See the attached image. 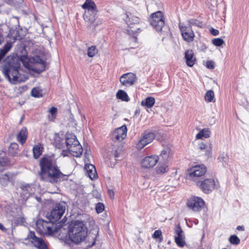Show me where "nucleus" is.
<instances>
[{"label": "nucleus", "mask_w": 249, "mask_h": 249, "mask_svg": "<svg viewBox=\"0 0 249 249\" xmlns=\"http://www.w3.org/2000/svg\"><path fill=\"white\" fill-rule=\"evenodd\" d=\"M51 157H43L40 160V177L42 180L57 182L64 175L58 169L56 162Z\"/></svg>", "instance_id": "obj_1"}, {"label": "nucleus", "mask_w": 249, "mask_h": 249, "mask_svg": "<svg viewBox=\"0 0 249 249\" xmlns=\"http://www.w3.org/2000/svg\"><path fill=\"white\" fill-rule=\"evenodd\" d=\"M69 237L76 244L84 241L87 235V228L85 221L75 220L69 226Z\"/></svg>", "instance_id": "obj_2"}, {"label": "nucleus", "mask_w": 249, "mask_h": 249, "mask_svg": "<svg viewBox=\"0 0 249 249\" xmlns=\"http://www.w3.org/2000/svg\"><path fill=\"white\" fill-rule=\"evenodd\" d=\"M19 67H16L12 66L4 67L3 73L10 83L16 84L25 81L19 73Z\"/></svg>", "instance_id": "obj_3"}, {"label": "nucleus", "mask_w": 249, "mask_h": 249, "mask_svg": "<svg viewBox=\"0 0 249 249\" xmlns=\"http://www.w3.org/2000/svg\"><path fill=\"white\" fill-rule=\"evenodd\" d=\"M83 9L86 10L84 15V18L90 23H93L95 19L98 10L96 5L92 0H86L84 3L82 5Z\"/></svg>", "instance_id": "obj_4"}, {"label": "nucleus", "mask_w": 249, "mask_h": 249, "mask_svg": "<svg viewBox=\"0 0 249 249\" xmlns=\"http://www.w3.org/2000/svg\"><path fill=\"white\" fill-rule=\"evenodd\" d=\"M149 22L150 25L157 32H161L165 25L163 13L160 11L151 14Z\"/></svg>", "instance_id": "obj_5"}, {"label": "nucleus", "mask_w": 249, "mask_h": 249, "mask_svg": "<svg viewBox=\"0 0 249 249\" xmlns=\"http://www.w3.org/2000/svg\"><path fill=\"white\" fill-rule=\"evenodd\" d=\"M24 66L28 69L38 73L45 69L44 62L38 56L30 58L29 61L24 63Z\"/></svg>", "instance_id": "obj_6"}, {"label": "nucleus", "mask_w": 249, "mask_h": 249, "mask_svg": "<svg viewBox=\"0 0 249 249\" xmlns=\"http://www.w3.org/2000/svg\"><path fill=\"white\" fill-rule=\"evenodd\" d=\"M66 207V204L64 202L56 204L47 216L49 220L54 223L58 221L64 214Z\"/></svg>", "instance_id": "obj_7"}, {"label": "nucleus", "mask_w": 249, "mask_h": 249, "mask_svg": "<svg viewBox=\"0 0 249 249\" xmlns=\"http://www.w3.org/2000/svg\"><path fill=\"white\" fill-rule=\"evenodd\" d=\"M36 226L43 233L48 234L57 232L59 229V226H57L51 221L48 222L45 220H38L36 222Z\"/></svg>", "instance_id": "obj_8"}, {"label": "nucleus", "mask_w": 249, "mask_h": 249, "mask_svg": "<svg viewBox=\"0 0 249 249\" xmlns=\"http://www.w3.org/2000/svg\"><path fill=\"white\" fill-rule=\"evenodd\" d=\"M206 172V167L203 164L198 165L192 167L187 171V178L194 181L196 178L200 177L205 175Z\"/></svg>", "instance_id": "obj_9"}, {"label": "nucleus", "mask_w": 249, "mask_h": 249, "mask_svg": "<svg viewBox=\"0 0 249 249\" xmlns=\"http://www.w3.org/2000/svg\"><path fill=\"white\" fill-rule=\"evenodd\" d=\"M178 27L181 32L183 39L187 43L194 41L195 34L190 26H187L184 24H179Z\"/></svg>", "instance_id": "obj_10"}, {"label": "nucleus", "mask_w": 249, "mask_h": 249, "mask_svg": "<svg viewBox=\"0 0 249 249\" xmlns=\"http://www.w3.org/2000/svg\"><path fill=\"white\" fill-rule=\"evenodd\" d=\"M196 185L205 194H208L212 192L215 187V181L213 178H206L201 181L196 182Z\"/></svg>", "instance_id": "obj_11"}, {"label": "nucleus", "mask_w": 249, "mask_h": 249, "mask_svg": "<svg viewBox=\"0 0 249 249\" xmlns=\"http://www.w3.org/2000/svg\"><path fill=\"white\" fill-rule=\"evenodd\" d=\"M204 201L200 197L193 196L188 199L187 206L193 211L198 212L200 211L204 206Z\"/></svg>", "instance_id": "obj_12"}, {"label": "nucleus", "mask_w": 249, "mask_h": 249, "mask_svg": "<svg viewBox=\"0 0 249 249\" xmlns=\"http://www.w3.org/2000/svg\"><path fill=\"white\" fill-rule=\"evenodd\" d=\"M137 76L132 72H127L123 74L120 77V82L122 86L128 88L135 84L137 81Z\"/></svg>", "instance_id": "obj_13"}, {"label": "nucleus", "mask_w": 249, "mask_h": 249, "mask_svg": "<svg viewBox=\"0 0 249 249\" xmlns=\"http://www.w3.org/2000/svg\"><path fill=\"white\" fill-rule=\"evenodd\" d=\"M27 238L32 240L31 241L32 243L36 248L38 249H48V247L44 240L41 238L36 237L34 231H30L28 234Z\"/></svg>", "instance_id": "obj_14"}, {"label": "nucleus", "mask_w": 249, "mask_h": 249, "mask_svg": "<svg viewBox=\"0 0 249 249\" xmlns=\"http://www.w3.org/2000/svg\"><path fill=\"white\" fill-rule=\"evenodd\" d=\"M127 127L124 125L117 128L112 134V139L114 142H122L126 137Z\"/></svg>", "instance_id": "obj_15"}, {"label": "nucleus", "mask_w": 249, "mask_h": 249, "mask_svg": "<svg viewBox=\"0 0 249 249\" xmlns=\"http://www.w3.org/2000/svg\"><path fill=\"white\" fill-rule=\"evenodd\" d=\"M83 149L79 142L77 145H72L68 149L62 150L61 156H68L71 154V156H81Z\"/></svg>", "instance_id": "obj_16"}, {"label": "nucleus", "mask_w": 249, "mask_h": 249, "mask_svg": "<svg viewBox=\"0 0 249 249\" xmlns=\"http://www.w3.org/2000/svg\"><path fill=\"white\" fill-rule=\"evenodd\" d=\"M158 157H144L141 160V166L143 169H150L158 162Z\"/></svg>", "instance_id": "obj_17"}, {"label": "nucleus", "mask_w": 249, "mask_h": 249, "mask_svg": "<svg viewBox=\"0 0 249 249\" xmlns=\"http://www.w3.org/2000/svg\"><path fill=\"white\" fill-rule=\"evenodd\" d=\"M175 232L176 234V236L175 237V242L178 247H183L185 244V236L183 231L179 224L176 226Z\"/></svg>", "instance_id": "obj_18"}, {"label": "nucleus", "mask_w": 249, "mask_h": 249, "mask_svg": "<svg viewBox=\"0 0 249 249\" xmlns=\"http://www.w3.org/2000/svg\"><path fill=\"white\" fill-rule=\"evenodd\" d=\"M162 159H159V162L156 168V172L157 174H163L169 171L168 157Z\"/></svg>", "instance_id": "obj_19"}, {"label": "nucleus", "mask_w": 249, "mask_h": 249, "mask_svg": "<svg viewBox=\"0 0 249 249\" xmlns=\"http://www.w3.org/2000/svg\"><path fill=\"white\" fill-rule=\"evenodd\" d=\"M155 137V135L154 133L149 132L145 134L138 143L137 145V148L139 149L142 148L146 145L152 142Z\"/></svg>", "instance_id": "obj_20"}, {"label": "nucleus", "mask_w": 249, "mask_h": 249, "mask_svg": "<svg viewBox=\"0 0 249 249\" xmlns=\"http://www.w3.org/2000/svg\"><path fill=\"white\" fill-rule=\"evenodd\" d=\"M28 136V131L26 127L23 126L17 135V141L21 145L24 144Z\"/></svg>", "instance_id": "obj_21"}, {"label": "nucleus", "mask_w": 249, "mask_h": 249, "mask_svg": "<svg viewBox=\"0 0 249 249\" xmlns=\"http://www.w3.org/2000/svg\"><path fill=\"white\" fill-rule=\"evenodd\" d=\"M84 169L86 171V175L91 180L96 179L98 176L96 173L95 166L89 163H86Z\"/></svg>", "instance_id": "obj_22"}, {"label": "nucleus", "mask_w": 249, "mask_h": 249, "mask_svg": "<svg viewBox=\"0 0 249 249\" xmlns=\"http://www.w3.org/2000/svg\"><path fill=\"white\" fill-rule=\"evenodd\" d=\"M185 59L186 65L190 67H193L196 61L194 53L192 50H188L185 52Z\"/></svg>", "instance_id": "obj_23"}, {"label": "nucleus", "mask_w": 249, "mask_h": 249, "mask_svg": "<svg viewBox=\"0 0 249 249\" xmlns=\"http://www.w3.org/2000/svg\"><path fill=\"white\" fill-rule=\"evenodd\" d=\"M76 137L71 134H67L66 138V149L69 148L72 145H77L79 143Z\"/></svg>", "instance_id": "obj_24"}, {"label": "nucleus", "mask_w": 249, "mask_h": 249, "mask_svg": "<svg viewBox=\"0 0 249 249\" xmlns=\"http://www.w3.org/2000/svg\"><path fill=\"white\" fill-rule=\"evenodd\" d=\"M19 145L15 142H12L8 149V154L11 156H15L19 152Z\"/></svg>", "instance_id": "obj_25"}, {"label": "nucleus", "mask_w": 249, "mask_h": 249, "mask_svg": "<svg viewBox=\"0 0 249 249\" xmlns=\"http://www.w3.org/2000/svg\"><path fill=\"white\" fill-rule=\"evenodd\" d=\"M211 131L209 128H203L201 130L196 136L197 140L202 139L203 138H208L211 136Z\"/></svg>", "instance_id": "obj_26"}, {"label": "nucleus", "mask_w": 249, "mask_h": 249, "mask_svg": "<svg viewBox=\"0 0 249 249\" xmlns=\"http://www.w3.org/2000/svg\"><path fill=\"white\" fill-rule=\"evenodd\" d=\"M155 103V99L153 97H148L144 100H142L141 102V105L143 107H145L148 108H150L153 107Z\"/></svg>", "instance_id": "obj_27"}, {"label": "nucleus", "mask_w": 249, "mask_h": 249, "mask_svg": "<svg viewBox=\"0 0 249 249\" xmlns=\"http://www.w3.org/2000/svg\"><path fill=\"white\" fill-rule=\"evenodd\" d=\"M12 47V43L7 42L1 49H0V62L7 53L11 50Z\"/></svg>", "instance_id": "obj_28"}, {"label": "nucleus", "mask_w": 249, "mask_h": 249, "mask_svg": "<svg viewBox=\"0 0 249 249\" xmlns=\"http://www.w3.org/2000/svg\"><path fill=\"white\" fill-rule=\"evenodd\" d=\"M21 189L22 190L21 194L26 197H29L32 194L34 193V190L33 189L31 186L29 184L22 186Z\"/></svg>", "instance_id": "obj_29"}, {"label": "nucleus", "mask_w": 249, "mask_h": 249, "mask_svg": "<svg viewBox=\"0 0 249 249\" xmlns=\"http://www.w3.org/2000/svg\"><path fill=\"white\" fill-rule=\"evenodd\" d=\"M116 98L123 101L128 102L130 98L127 93L123 90L119 89L116 93Z\"/></svg>", "instance_id": "obj_30"}, {"label": "nucleus", "mask_w": 249, "mask_h": 249, "mask_svg": "<svg viewBox=\"0 0 249 249\" xmlns=\"http://www.w3.org/2000/svg\"><path fill=\"white\" fill-rule=\"evenodd\" d=\"M44 150L43 145L40 143H38L35 145L33 148V154L34 156H41Z\"/></svg>", "instance_id": "obj_31"}, {"label": "nucleus", "mask_w": 249, "mask_h": 249, "mask_svg": "<svg viewBox=\"0 0 249 249\" xmlns=\"http://www.w3.org/2000/svg\"><path fill=\"white\" fill-rule=\"evenodd\" d=\"M10 164L8 157H0V172L4 169V167Z\"/></svg>", "instance_id": "obj_32"}, {"label": "nucleus", "mask_w": 249, "mask_h": 249, "mask_svg": "<svg viewBox=\"0 0 249 249\" xmlns=\"http://www.w3.org/2000/svg\"><path fill=\"white\" fill-rule=\"evenodd\" d=\"M214 98V93L212 90H209L206 92L204 98L206 102L210 103L213 102Z\"/></svg>", "instance_id": "obj_33"}, {"label": "nucleus", "mask_w": 249, "mask_h": 249, "mask_svg": "<svg viewBox=\"0 0 249 249\" xmlns=\"http://www.w3.org/2000/svg\"><path fill=\"white\" fill-rule=\"evenodd\" d=\"M98 53L96 46L93 45L88 48L87 54L89 57H94Z\"/></svg>", "instance_id": "obj_34"}, {"label": "nucleus", "mask_w": 249, "mask_h": 249, "mask_svg": "<svg viewBox=\"0 0 249 249\" xmlns=\"http://www.w3.org/2000/svg\"><path fill=\"white\" fill-rule=\"evenodd\" d=\"M42 91L38 88H34L31 90V95L35 97H40L42 96Z\"/></svg>", "instance_id": "obj_35"}, {"label": "nucleus", "mask_w": 249, "mask_h": 249, "mask_svg": "<svg viewBox=\"0 0 249 249\" xmlns=\"http://www.w3.org/2000/svg\"><path fill=\"white\" fill-rule=\"evenodd\" d=\"M187 23L188 26H190L192 27V26H196L199 27L200 26V24L201 22L197 19L195 18H191L187 20Z\"/></svg>", "instance_id": "obj_36"}, {"label": "nucleus", "mask_w": 249, "mask_h": 249, "mask_svg": "<svg viewBox=\"0 0 249 249\" xmlns=\"http://www.w3.org/2000/svg\"><path fill=\"white\" fill-rule=\"evenodd\" d=\"M229 241L231 244L236 245H238L240 242L239 238L235 235H231Z\"/></svg>", "instance_id": "obj_37"}, {"label": "nucleus", "mask_w": 249, "mask_h": 249, "mask_svg": "<svg viewBox=\"0 0 249 249\" xmlns=\"http://www.w3.org/2000/svg\"><path fill=\"white\" fill-rule=\"evenodd\" d=\"M212 43L215 46L219 47L222 46L224 43V40L220 38H215L212 40Z\"/></svg>", "instance_id": "obj_38"}, {"label": "nucleus", "mask_w": 249, "mask_h": 249, "mask_svg": "<svg viewBox=\"0 0 249 249\" xmlns=\"http://www.w3.org/2000/svg\"><path fill=\"white\" fill-rule=\"evenodd\" d=\"M172 154V150L171 147L167 146L162 150L160 156H166Z\"/></svg>", "instance_id": "obj_39"}, {"label": "nucleus", "mask_w": 249, "mask_h": 249, "mask_svg": "<svg viewBox=\"0 0 249 249\" xmlns=\"http://www.w3.org/2000/svg\"><path fill=\"white\" fill-rule=\"evenodd\" d=\"M9 177L7 174H5L3 176L0 178V183L2 185H5L9 181Z\"/></svg>", "instance_id": "obj_40"}, {"label": "nucleus", "mask_w": 249, "mask_h": 249, "mask_svg": "<svg viewBox=\"0 0 249 249\" xmlns=\"http://www.w3.org/2000/svg\"><path fill=\"white\" fill-rule=\"evenodd\" d=\"M128 22L130 24H138L140 22V19L138 17L133 16L130 18L128 16Z\"/></svg>", "instance_id": "obj_41"}, {"label": "nucleus", "mask_w": 249, "mask_h": 249, "mask_svg": "<svg viewBox=\"0 0 249 249\" xmlns=\"http://www.w3.org/2000/svg\"><path fill=\"white\" fill-rule=\"evenodd\" d=\"M104 209L105 206L102 203H98L95 207L96 211L98 213H102Z\"/></svg>", "instance_id": "obj_42"}, {"label": "nucleus", "mask_w": 249, "mask_h": 249, "mask_svg": "<svg viewBox=\"0 0 249 249\" xmlns=\"http://www.w3.org/2000/svg\"><path fill=\"white\" fill-rule=\"evenodd\" d=\"M161 235V231L160 230H156L154 232L152 237L154 239H157Z\"/></svg>", "instance_id": "obj_43"}, {"label": "nucleus", "mask_w": 249, "mask_h": 249, "mask_svg": "<svg viewBox=\"0 0 249 249\" xmlns=\"http://www.w3.org/2000/svg\"><path fill=\"white\" fill-rule=\"evenodd\" d=\"M206 67L210 69H213L214 68V63L212 61H208L206 62Z\"/></svg>", "instance_id": "obj_44"}, {"label": "nucleus", "mask_w": 249, "mask_h": 249, "mask_svg": "<svg viewBox=\"0 0 249 249\" xmlns=\"http://www.w3.org/2000/svg\"><path fill=\"white\" fill-rule=\"evenodd\" d=\"M210 33L211 34L214 36H217L219 33V31L218 30L215 29L214 28H212L210 30Z\"/></svg>", "instance_id": "obj_45"}, {"label": "nucleus", "mask_w": 249, "mask_h": 249, "mask_svg": "<svg viewBox=\"0 0 249 249\" xmlns=\"http://www.w3.org/2000/svg\"><path fill=\"white\" fill-rule=\"evenodd\" d=\"M50 112L53 115V114H55L57 112V108L55 107H53L50 108Z\"/></svg>", "instance_id": "obj_46"}, {"label": "nucleus", "mask_w": 249, "mask_h": 249, "mask_svg": "<svg viewBox=\"0 0 249 249\" xmlns=\"http://www.w3.org/2000/svg\"><path fill=\"white\" fill-rule=\"evenodd\" d=\"M206 148V144L203 142H201L199 144V149L203 150Z\"/></svg>", "instance_id": "obj_47"}, {"label": "nucleus", "mask_w": 249, "mask_h": 249, "mask_svg": "<svg viewBox=\"0 0 249 249\" xmlns=\"http://www.w3.org/2000/svg\"><path fill=\"white\" fill-rule=\"evenodd\" d=\"M108 194L111 198H113L114 196V193L112 190L108 191Z\"/></svg>", "instance_id": "obj_48"}, {"label": "nucleus", "mask_w": 249, "mask_h": 249, "mask_svg": "<svg viewBox=\"0 0 249 249\" xmlns=\"http://www.w3.org/2000/svg\"><path fill=\"white\" fill-rule=\"evenodd\" d=\"M90 154V149H88V147H87L85 149V156H89Z\"/></svg>", "instance_id": "obj_49"}, {"label": "nucleus", "mask_w": 249, "mask_h": 249, "mask_svg": "<svg viewBox=\"0 0 249 249\" xmlns=\"http://www.w3.org/2000/svg\"><path fill=\"white\" fill-rule=\"evenodd\" d=\"M236 229L238 231H244L245 228H244L243 226H238L237 227Z\"/></svg>", "instance_id": "obj_50"}, {"label": "nucleus", "mask_w": 249, "mask_h": 249, "mask_svg": "<svg viewBox=\"0 0 249 249\" xmlns=\"http://www.w3.org/2000/svg\"><path fill=\"white\" fill-rule=\"evenodd\" d=\"M4 38L2 34L0 32V45L3 42Z\"/></svg>", "instance_id": "obj_51"}, {"label": "nucleus", "mask_w": 249, "mask_h": 249, "mask_svg": "<svg viewBox=\"0 0 249 249\" xmlns=\"http://www.w3.org/2000/svg\"><path fill=\"white\" fill-rule=\"evenodd\" d=\"M0 230H1L3 231H6V229L3 226L2 224L0 226Z\"/></svg>", "instance_id": "obj_52"}, {"label": "nucleus", "mask_w": 249, "mask_h": 249, "mask_svg": "<svg viewBox=\"0 0 249 249\" xmlns=\"http://www.w3.org/2000/svg\"><path fill=\"white\" fill-rule=\"evenodd\" d=\"M0 155H2V154L5 155L6 154V150L4 149V150L1 151V153H0Z\"/></svg>", "instance_id": "obj_53"}, {"label": "nucleus", "mask_w": 249, "mask_h": 249, "mask_svg": "<svg viewBox=\"0 0 249 249\" xmlns=\"http://www.w3.org/2000/svg\"><path fill=\"white\" fill-rule=\"evenodd\" d=\"M23 117H24V115L23 116V117L21 118V119L20 121H19V124H21L22 121V120H23Z\"/></svg>", "instance_id": "obj_54"}, {"label": "nucleus", "mask_w": 249, "mask_h": 249, "mask_svg": "<svg viewBox=\"0 0 249 249\" xmlns=\"http://www.w3.org/2000/svg\"><path fill=\"white\" fill-rule=\"evenodd\" d=\"M209 149V151H208V152L209 153L211 152V151L212 150V147H210Z\"/></svg>", "instance_id": "obj_55"}, {"label": "nucleus", "mask_w": 249, "mask_h": 249, "mask_svg": "<svg viewBox=\"0 0 249 249\" xmlns=\"http://www.w3.org/2000/svg\"><path fill=\"white\" fill-rule=\"evenodd\" d=\"M8 2H11L12 1V0H8Z\"/></svg>", "instance_id": "obj_56"}, {"label": "nucleus", "mask_w": 249, "mask_h": 249, "mask_svg": "<svg viewBox=\"0 0 249 249\" xmlns=\"http://www.w3.org/2000/svg\"><path fill=\"white\" fill-rule=\"evenodd\" d=\"M39 157L38 156H36V157H34V158L36 159H37Z\"/></svg>", "instance_id": "obj_57"}, {"label": "nucleus", "mask_w": 249, "mask_h": 249, "mask_svg": "<svg viewBox=\"0 0 249 249\" xmlns=\"http://www.w3.org/2000/svg\"><path fill=\"white\" fill-rule=\"evenodd\" d=\"M2 224L1 223H0V226Z\"/></svg>", "instance_id": "obj_58"}]
</instances>
